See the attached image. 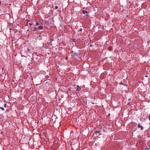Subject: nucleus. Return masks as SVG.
I'll list each match as a JSON object with an SVG mask.
<instances>
[{"label":"nucleus","mask_w":150,"mask_h":150,"mask_svg":"<svg viewBox=\"0 0 150 150\" xmlns=\"http://www.w3.org/2000/svg\"><path fill=\"white\" fill-rule=\"evenodd\" d=\"M76 88L77 91H79L81 90V88L79 87V86L78 85H77Z\"/></svg>","instance_id":"nucleus-1"},{"label":"nucleus","mask_w":150,"mask_h":150,"mask_svg":"<svg viewBox=\"0 0 150 150\" xmlns=\"http://www.w3.org/2000/svg\"><path fill=\"white\" fill-rule=\"evenodd\" d=\"M138 128H141V130H142L144 129L143 127L142 126H141L140 124H138Z\"/></svg>","instance_id":"nucleus-2"},{"label":"nucleus","mask_w":150,"mask_h":150,"mask_svg":"<svg viewBox=\"0 0 150 150\" xmlns=\"http://www.w3.org/2000/svg\"><path fill=\"white\" fill-rule=\"evenodd\" d=\"M38 29L39 30H42L43 29V27L41 25H40L38 27Z\"/></svg>","instance_id":"nucleus-3"},{"label":"nucleus","mask_w":150,"mask_h":150,"mask_svg":"<svg viewBox=\"0 0 150 150\" xmlns=\"http://www.w3.org/2000/svg\"><path fill=\"white\" fill-rule=\"evenodd\" d=\"M101 131L100 130H99L98 131H96L95 132V133L96 134H99L101 133Z\"/></svg>","instance_id":"nucleus-4"},{"label":"nucleus","mask_w":150,"mask_h":150,"mask_svg":"<svg viewBox=\"0 0 150 150\" xmlns=\"http://www.w3.org/2000/svg\"><path fill=\"white\" fill-rule=\"evenodd\" d=\"M42 24V23H41V22H40V23H38V22H37L36 23V25H41Z\"/></svg>","instance_id":"nucleus-5"},{"label":"nucleus","mask_w":150,"mask_h":150,"mask_svg":"<svg viewBox=\"0 0 150 150\" xmlns=\"http://www.w3.org/2000/svg\"><path fill=\"white\" fill-rule=\"evenodd\" d=\"M83 14H85L86 13H88V12L87 11H83Z\"/></svg>","instance_id":"nucleus-6"},{"label":"nucleus","mask_w":150,"mask_h":150,"mask_svg":"<svg viewBox=\"0 0 150 150\" xmlns=\"http://www.w3.org/2000/svg\"><path fill=\"white\" fill-rule=\"evenodd\" d=\"M0 108L2 110H4V108H2V107H0Z\"/></svg>","instance_id":"nucleus-7"},{"label":"nucleus","mask_w":150,"mask_h":150,"mask_svg":"<svg viewBox=\"0 0 150 150\" xmlns=\"http://www.w3.org/2000/svg\"><path fill=\"white\" fill-rule=\"evenodd\" d=\"M55 8L56 9H57L58 8V7L57 6H55Z\"/></svg>","instance_id":"nucleus-8"},{"label":"nucleus","mask_w":150,"mask_h":150,"mask_svg":"<svg viewBox=\"0 0 150 150\" xmlns=\"http://www.w3.org/2000/svg\"><path fill=\"white\" fill-rule=\"evenodd\" d=\"M145 150H149V148H147L145 149Z\"/></svg>","instance_id":"nucleus-9"},{"label":"nucleus","mask_w":150,"mask_h":150,"mask_svg":"<svg viewBox=\"0 0 150 150\" xmlns=\"http://www.w3.org/2000/svg\"><path fill=\"white\" fill-rule=\"evenodd\" d=\"M82 30V28H81L79 30V31L81 32Z\"/></svg>","instance_id":"nucleus-10"},{"label":"nucleus","mask_w":150,"mask_h":150,"mask_svg":"<svg viewBox=\"0 0 150 150\" xmlns=\"http://www.w3.org/2000/svg\"><path fill=\"white\" fill-rule=\"evenodd\" d=\"M6 104H5L4 105V107L6 108Z\"/></svg>","instance_id":"nucleus-11"},{"label":"nucleus","mask_w":150,"mask_h":150,"mask_svg":"<svg viewBox=\"0 0 150 150\" xmlns=\"http://www.w3.org/2000/svg\"><path fill=\"white\" fill-rule=\"evenodd\" d=\"M29 25H30V26H31V25H32V23H29Z\"/></svg>","instance_id":"nucleus-12"},{"label":"nucleus","mask_w":150,"mask_h":150,"mask_svg":"<svg viewBox=\"0 0 150 150\" xmlns=\"http://www.w3.org/2000/svg\"><path fill=\"white\" fill-rule=\"evenodd\" d=\"M148 117H149V120L150 121V116H149Z\"/></svg>","instance_id":"nucleus-13"},{"label":"nucleus","mask_w":150,"mask_h":150,"mask_svg":"<svg viewBox=\"0 0 150 150\" xmlns=\"http://www.w3.org/2000/svg\"><path fill=\"white\" fill-rule=\"evenodd\" d=\"M27 23L28 24V22L29 21V20H27Z\"/></svg>","instance_id":"nucleus-14"},{"label":"nucleus","mask_w":150,"mask_h":150,"mask_svg":"<svg viewBox=\"0 0 150 150\" xmlns=\"http://www.w3.org/2000/svg\"><path fill=\"white\" fill-rule=\"evenodd\" d=\"M34 29L35 30L36 29V27H35Z\"/></svg>","instance_id":"nucleus-15"},{"label":"nucleus","mask_w":150,"mask_h":150,"mask_svg":"<svg viewBox=\"0 0 150 150\" xmlns=\"http://www.w3.org/2000/svg\"><path fill=\"white\" fill-rule=\"evenodd\" d=\"M27 31H29V30H28V29L27 30Z\"/></svg>","instance_id":"nucleus-16"},{"label":"nucleus","mask_w":150,"mask_h":150,"mask_svg":"<svg viewBox=\"0 0 150 150\" xmlns=\"http://www.w3.org/2000/svg\"><path fill=\"white\" fill-rule=\"evenodd\" d=\"M28 24L27 23L26 25V26H27V25Z\"/></svg>","instance_id":"nucleus-17"},{"label":"nucleus","mask_w":150,"mask_h":150,"mask_svg":"<svg viewBox=\"0 0 150 150\" xmlns=\"http://www.w3.org/2000/svg\"><path fill=\"white\" fill-rule=\"evenodd\" d=\"M3 133V132H1V133L2 134Z\"/></svg>","instance_id":"nucleus-18"}]
</instances>
